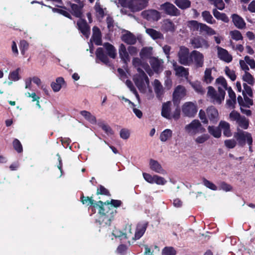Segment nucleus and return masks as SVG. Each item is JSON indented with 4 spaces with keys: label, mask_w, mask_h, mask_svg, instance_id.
<instances>
[{
    "label": "nucleus",
    "mask_w": 255,
    "mask_h": 255,
    "mask_svg": "<svg viewBox=\"0 0 255 255\" xmlns=\"http://www.w3.org/2000/svg\"><path fill=\"white\" fill-rule=\"evenodd\" d=\"M160 9L170 15L177 16L180 14V11L173 4L169 2L161 4Z\"/></svg>",
    "instance_id": "nucleus-11"
},
{
    "label": "nucleus",
    "mask_w": 255,
    "mask_h": 255,
    "mask_svg": "<svg viewBox=\"0 0 255 255\" xmlns=\"http://www.w3.org/2000/svg\"><path fill=\"white\" fill-rule=\"evenodd\" d=\"M137 71L138 73L134 75L133 81L139 90L143 91L145 89L146 85L149 84V79L141 68H138Z\"/></svg>",
    "instance_id": "nucleus-3"
},
{
    "label": "nucleus",
    "mask_w": 255,
    "mask_h": 255,
    "mask_svg": "<svg viewBox=\"0 0 255 255\" xmlns=\"http://www.w3.org/2000/svg\"><path fill=\"white\" fill-rule=\"evenodd\" d=\"M152 48L151 47H144L140 52V56L142 59L150 57L152 55Z\"/></svg>",
    "instance_id": "nucleus-48"
},
{
    "label": "nucleus",
    "mask_w": 255,
    "mask_h": 255,
    "mask_svg": "<svg viewBox=\"0 0 255 255\" xmlns=\"http://www.w3.org/2000/svg\"><path fill=\"white\" fill-rule=\"evenodd\" d=\"M77 25L79 30H80L84 35L88 38L90 32V27L87 24L86 21L80 18L77 21Z\"/></svg>",
    "instance_id": "nucleus-18"
},
{
    "label": "nucleus",
    "mask_w": 255,
    "mask_h": 255,
    "mask_svg": "<svg viewBox=\"0 0 255 255\" xmlns=\"http://www.w3.org/2000/svg\"><path fill=\"white\" fill-rule=\"evenodd\" d=\"M100 126L108 135H111L114 134V131L109 126L102 123L100 125Z\"/></svg>",
    "instance_id": "nucleus-60"
},
{
    "label": "nucleus",
    "mask_w": 255,
    "mask_h": 255,
    "mask_svg": "<svg viewBox=\"0 0 255 255\" xmlns=\"http://www.w3.org/2000/svg\"><path fill=\"white\" fill-rule=\"evenodd\" d=\"M216 83L225 91L229 88L226 80L223 77L221 76L218 78L216 80Z\"/></svg>",
    "instance_id": "nucleus-49"
},
{
    "label": "nucleus",
    "mask_w": 255,
    "mask_h": 255,
    "mask_svg": "<svg viewBox=\"0 0 255 255\" xmlns=\"http://www.w3.org/2000/svg\"><path fill=\"white\" fill-rule=\"evenodd\" d=\"M230 119L232 121H236V123L241 128L247 129L249 125V120L245 117L241 116L238 112L233 111L229 115Z\"/></svg>",
    "instance_id": "nucleus-6"
},
{
    "label": "nucleus",
    "mask_w": 255,
    "mask_h": 255,
    "mask_svg": "<svg viewBox=\"0 0 255 255\" xmlns=\"http://www.w3.org/2000/svg\"><path fill=\"white\" fill-rule=\"evenodd\" d=\"M113 235L116 238H121V239H127L128 236H129L128 234H124V233L117 229L113 231Z\"/></svg>",
    "instance_id": "nucleus-59"
},
{
    "label": "nucleus",
    "mask_w": 255,
    "mask_h": 255,
    "mask_svg": "<svg viewBox=\"0 0 255 255\" xmlns=\"http://www.w3.org/2000/svg\"><path fill=\"white\" fill-rule=\"evenodd\" d=\"M67 4L71 7L70 12L73 15L80 18L82 17L84 4H77L69 1Z\"/></svg>",
    "instance_id": "nucleus-12"
},
{
    "label": "nucleus",
    "mask_w": 255,
    "mask_h": 255,
    "mask_svg": "<svg viewBox=\"0 0 255 255\" xmlns=\"http://www.w3.org/2000/svg\"><path fill=\"white\" fill-rule=\"evenodd\" d=\"M80 114L85 118V119L91 124H95L96 123V117L92 115L89 112L87 111H82L80 112Z\"/></svg>",
    "instance_id": "nucleus-44"
},
{
    "label": "nucleus",
    "mask_w": 255,
    "mask_h": 255,
    "mask_svg": "<svg viewBox=\"0 0 255 255\" xmlns=\"http://www.w3.org/2000/svg\"><path fill=\"white\" fill-rule=\"evenodd\" d=\"M176 251L171 247H165L162 251V255H176Z\"/></svg>",
    "instance_id": "nucleus-56"
},
{
    "label": "nucleus",
    "mask_w": 255,
    "mask_h": 255,
    "mask_svg": "<svg viewBox=\"0 0 255 255\" xmlns=\"http://www.w3.org/2000/svg\"><path fill=\"white\" fill-rule=\"evenodd\" d=\"M153 87L157 98L159 100H161L164 93V90L162 84L159 80L157 79L154 80Z\"/></svg>",
    "instance_id": "nucleus-24"
},
{
    "label": "nucleus",
    "mask_w": 255,
    "mask_h": 255,
    "mask_svg": "<svg viewBox=\"0 0 255 255\" xmlns=\"http://www.w3.org/2000/svg\"><path fill=\"white\" fill-rule=\"evenodd\" d=\"M219 128L223 131V134L226 137L232 136V132L230 129V125L228 122L221 121L219 123Z\"/></svg>",
    "instance_id": "nucleus-27"
},
{
    "label": "nucleus",
    "mask_w": 255,
    "mask_h": 255,
    "mask_svg": "<svg viewBox=\"0 0 255 255\" xmlns=\"http://www.w3.org/2000/svg\"><path fill=\"white\" fill-rule=\"evenodd\" d=\"M244 59L247 64L250 66L251 69L255 68V61L254 59L248 56H246L244 58Z\"/></svg>",
    "instance_id": "nucleus-64"
},
{
    "label": "nucleus",
    "mask_w": 255,
    "mask_h": 255,
    "mask_svg": "<svg viewBox=\"0 0 255 255\" xmlns=\"http://www.w3.org/2000/svg\"><path fill=\"white\" fill-rule=\"evenodd\" d=\"M132 64L137 69L138 68H140V66H141L149 74L148 71L150 68L148 65L146 63H141V60L138 58H134L132 60Z\"/></svg>",
    "instance_id": "nucleus-37"
},
{
    "label": "nucleus",
    "mask_w": 255,
    "mask_h": 255,
    "mask_svg": "<svg viewBox=\"0 0 255 255\" xmlns=\"http://www.w3.org/2000/svg\"><path fill=\"white\" fill-rule=\"evenodd\" d=\"M210 138V136L208 134H203L198 136L195 138V141L196 143L202 144L208 140Z\"/></svg>",
    "instance_id": "nucleus-54"
},
{
    "label": "nucleus",
    "mask_w": 255,
    "mask_h": 255,
    "mask_svg": "<svg viewBox=\"0 0 255 255\" xmlns=\"http://www.w3.org/2000/svg\"><path fill=\"white\" fill-rule=\"evenodd\" d=\"M81 201L83 204H87L88 205H91L93 207H99L104 205V203L102 201H99L98 202H95L92 198H89V197H83L82 198Z\"/></svg>",
    "instance_id": "nucleus-32"
},
{
    "label": "nucleus",
    "mask_w": 255,
    "mask_h": 255,
    "mask_svg": "<svg viewBox=\"0 0 255 255\" xmlns=\"http://www.w3.org/2000/svg\"><path fill=\"white\" fill-rule=\"evenodd\" d=\"M213 14L216 18L221 20L225 22H228L229 20L225 13L219 12L216 8L213 9Z\"/></svg>",
    "instance_id": "nucleus-43"
},
{
    "label": "nucleus",
    "mask_w": 255,
    "mask_h": 255,
    "mask_svg": "<svg viewBox=\"0 0 255 255\" xmlns=\"http://www.w3.org/2000/svg\"><path fill=\"white\" fill-rule=\"evenodd\" d=\"M122 39L128 44H134L136 42L135 36L128 31H126L125 33L122 35Z\"/></svg>",
    "instance_id": "nucleus-23"
},
{
    "label": "nucleus",
    "mask_w": 255,
    "mask_h": 255,
    "mask_svg": "<svg viewBox=\"0 0 255 255\" xmlns=\"http://www.w3.org/2000/svg\"><path fill=\"white\" fill-rule=\"evenodd\" d=\"M193 89L199 94H203L205 93V90L202 87L201 84L198 82H194L190 83Z\"/></svg>",
    "instance_id": "nucleus-52"
},
{
    "label": "nucleus",
    "mask_w": 255,
    "mask_h": 255,
    "mask_svg": "<svg viewBox=\"0 0 255 255\" xmlns=\"http://www.w3.org/2000/svg\"><path fill=\"white\" fill-rule=\"evenodd\" d=\"M207 96L214 104H220L224 101L226 92L221 87H218V92L212 86L208 87Z\"/></svg>",
    "instance_id": "nucleus-2"
},
{
    "label": "nucleus",
    "mask_w": 255,
    "mask_h": 255,
    "mask_svg": "<svg viewBox=\"0 0 255 255\" xmlns=\"http://www.w3.org/2000/svg\"><path fill=\"white\" fill-rule=\"evenodd\" d=\"M207 116L211 121L217 122L218 117V112L217 109L213 106L207 109Z\"/></svg>",
    "instance_id": "nucleus-30"
},
{
    "label": "nucleus",
    "mask_w": 255,
    "mask_h": 255,
    "mask_svg": "<svg viewBox=\"0 0 255 255\" xmlns=\"http://www.w3.org/2000/svg\"><path fill=\"white\" fill-rule=\"evenodd\" d=\"M208 130L209 133L215 138H219L221 136V130L219 126L218 127L209 126Z\"/></svg>",
    "instance_id": "nucleus-40"
},
{
    "label": "nucleus",
    "mask_w": 255,
    "mask_h": 255,
    "mask_svg": "<svg viewBox=\"0 0 255 255\" xmlns=\"http://www.w3.org/2000/svg\"><path fill=\"white\" fill-rule=\"evenodd\" d=\"M64 84V80L62 77H58L56 79L55 82H53L51 84V87L55 92H57L60 90L62 86Z\"/></svg>",
    "instance_id": "nucleus-34"
},
{
    "label": "nucleus",
    "mask_w": 255,
    "mask_h": 255,
    "mask_svg": "<svg viewBox=\"0 0 255 255\" xmlns=\"http://www.w3.org/2000/svg\"><path fill=\"white\" fill-rule=\"evenodd\" d=\"M109 57L112 58H115L117 55L116 49L113 45L109 43H105L103 45Z\"/></svg>",
    "instance_id": "nucleus-33"
},
{
    "label": "nucleus",
    "mask_w": 255,
    "mask_h": 255,
    "mask_svg": "<svg viewBox=\"0 0 255 255\" xmlns=\"http://www.w3.org/2000/svg\"><path fill=\"white\" fill-rule=\"evenodd\" d=\"M146 32L153 39H163V34L159 31H158L152 28H146Z\"/></svg>",
    "instance_id": "nucleus-36"
},
{
    "label": "nucleus",
    "mask_w": 255,
    "mask_h": 255,
    "mask_svg": "<svg viewBox=\"0 0 255 255\" xmlns=\"http://www.w3.org/2000/svg\"><path fill=\"white\" fill-rule=\"evenodd\" d=\"M183 114L188 117H193L197 112V107L196 104L191 102H186L182 107Z\"/></svg>",
    "instance_id": "nucleus-7"
},
{
    "label": "nucleus",
    "mask_w": 255,
    "mask_h": 255,
    "mask_svg": "<svg viewBox=\"0 0 255 255\" xmlns=\"http://www.w3.org/2000/svg\"><path fill=\"white\" fill-rule=\"evenodd\" d=\"M20 69L17 68L15 70L10 72L8 75V79L10 81L8 82V84L10 85L12 84V82L17 81L20 79V76L19 75V71Z\"/></svg>",
    "instance_id": "nucleus-35"
},
{
    "label": "nucleus",
    "mask_w": 255,
    "mask_h": 255,
    "mask_svg": "<svg viewBox=\"0 0 255 255\" xmlns=\"http://www.w3.org/2000/svg\"><path fill=\"white\" fill-rule=\"evenodd\" d=\"M52 10L53 12L59 13L71 19L72 18L70 13L64 9L53 8Z\"/></svg>",
    "instance_id": "nucleus-62"
},
{
    "label": "nucleus",
    "mask_w": 255,
    "mask_h": 255,
    "mask_svg": "<svg viewBox=\"0 0 255 255\" xmlns=\"http://www.w3.org/2000/svg\"><path fill=\"white\" fill-rule=\"evenodd\" d=\"M202 23L198 22L196 20H190L187 22V26L192 31H197L199 30L201 31V26Z\"/></svg>",
    "instance_id": "nucleus-39"
},
{
    "label": "nucleus",
    "mask_w": 255,
    "mask_h": 255,
    "mask_svg": "<svg viewBox=\"0 0 255 255\" xmlns=\"http://www.w3.org/2000/svg\"><path fill=\"white\" fill-rule=\"evenodd\" d=\"M121 5L128 8L132 12L142 10L147 6L148 0H119Z\"/></svg>",
    "instance_id": "nucleus-1"
},
{
    "label": "nucleus",
    "mask_w": 255,
    "mask_h": 255,
    "mask_svg": "<svg viewBox=\"0 0 255 255\" xmlns=\"http://www.w3.org/2000/svg\"><path fill=\"white\" fill-rule=\"evenodd\" d=\"M243 80L249 84H253L254 82V77L248 71L245 72V74L243 76Z\"/></svg>",
    "instance_id": "nucleus-58"
},
{
    "label": "nucleus",
    "mask_w": 255,
    "mask_h": 255,
    "mask_svg": "<svg viewBox=\"0 0 255 255\" xmlns=\"http://www.w3.org/2000/svg\"><path fill=\"white\" fill-rule=\"evenodd\" d=\"M175 4L180 8L184 9L189 7L191 2L189 0H175Z\"/></svg>",
    "instance_id": "nucleus-45"
},
{
    "label": "nucleus",
    "mask_w": 255,
    "mask_h": 255,
    "mask_svg": "<svg viewBox=\"0 0 255 255\" xmlns=\"http://www.w3.org/2000/svg\"><path fill=\"white\" fill-rule=\"evenodd\" d=\"M202 181L203 184L207 188L213 191H216L218 190L217 186L215 184H214L213 183L210 181L209 180L206 179V178H203Z\"/></svg>",
    "instance_id": "nucleus-51"
},
{
    "label": "nucleus",
    "mask_w": 255,
    "mask_h": 255,
    "mask_svg": "<svg viewBox=\"0 0 255 255\" xmlns=\"http://www.w3.org/2000/svg\"><path fill=\"white\" fill-rule=\"evenodd\" d=\"M234 136L239 142H245L246 140L250 145L252 144L253 139L251 134L239 128H237V132H235Z\"/></svg>",
    "instance_id": "nucleus-8"
},
{
    "label": "nucleus",
    "mask_w": 255,
    "mask_h": 255,
    "mask_svg": "<svg viewBox=\"0 0 255 255\" xmlns=\"http://www.w3.org/2000/svg\"><path fill=\"white\" fill-rule=\"evenodd\" d=\"M186 95L185 88L181 86H177L174 90L173 94L174 102H178Z\"/></svg>",
    "instance_id": "nucleus-15"
},
{
    "label": "nucleus",
    "mask_w": 255,
    "mask_h": 255,
    "mask_svg": "<svg viewBox=\"0 0 255 255\" xmlns=\"http://www.w3.org/2000/svg\"><path fill=\"white\" fill-rule=\"evenodd\" d=\"M141 16L144 19L150 21H157L160 18V13L155 9H148L141 12Z\"/></svg>",
    "instance_id": "nucleus-9"
},
{
    "label": "nucleus",
    "mask_w": 255,
    "mask_h": 255,
    "mask_svg": "<svg viewBox=\"0 0 255 255\" xmlns=\"http://www.w3.org/2000/svg\"><path fill=\"white\" fill-rule=\"evenodd\" d=\"M178 57L179 63L182 65L187 66L192 63L191 53H189V49L185 46L180 47Z\"/></svg>",
    "instance_id": "nucleus-5"
},
{
    "label": "nucleus",
    "mask_w": 255,
    "mask_h": 255,
    "mask_svg": "<svg viewBox=\"0 0 255 255\" xmlns=\"http://www.w3.org/2000/svg\"><path fill=\"white\" fill-rule=\"evenodd\" d=\"M99 207L100 208L99 211L100 214L99 222L100 223V224H105L108 226L110 225L113 218L112 213H109L108 211L105 213L104 212L105 209L104 205Z\"/></svg>",
    "instance_id": "nucleus-10"
},
{
    "label": "nucleus",
    "mask_w": 255,
    "mask_h": 255,
    "mask_svg": "<svg viewBox=\"0 0 255 255\" xmlns=\"http://www.w3.org/2000/svg\"><path fill=\"white\" fill-rule=\"evenodd\" d=\"M13 146L15 150L20 153L22 151V146L20 141L17 139H15L13 141Z\"/></svg>",
    "instance_id": "nucleus-63"
},
{
    "label": "nucleus",
    "mask_w": 255,
    "mask_h": 255,
    "mask_svg": "<svg viewBox=\"0 0 255 255\" xmlns=\"http://www.w3.org/2000/svg\"><path fill=\"white\" fill-rule=\"evenodd\" d=\"M225 72L226 75L232 81H234L236 79L235 72L231 70L229 67H226L225 69Z\"/></svg>",
    "instance_id": "nucleus-57"
},
{
    "label": "nucleus",
    "mask_w": 255,
    "mask_h": 255,
    "mask_svg": "<svg viewBox=\"0 0 255 255\" xmlns=\"http://www.w3.org/2000/svg\"><path fill=\"white\" fill-rule=\"evenodd\" d=\"M230 35L231 38L236 41L242 40L243 38L241 32L237 30L231 31L230 32Z\"/></svg>",
    "instance_id": "nucleus-53"
},
{
    "label": "nucleus",
    "mask_w": 255,
    "mask_h": 255,
    "mask_svg": "<svg viewBox=\"0 0 255 255\" xmlns=\"http://www.w3.org/2000/svg\"><path fill=\"white\" fill-rule=\"evenodd\" d=\"M93 35H92V39L95 42V43L97 45H100L101 44V31L99 28L96 26H94L93 28Z\"/></svg>",
    "instance_id": "nucleus-31"
},
{
    "label": "nucleus",
    "mask_w": 255,
    "mask_h": 255,
    "mask_svg": "<svg viewBox=\"0 0 255 255\" xmlns=\"http://www.w3.org/2000/svg\"><path fill=\"white\" fill-rule=\"evenodd\" d=\"M96 55L97 57L96 62L98 63V60L101 61L105 64L109 63L108 56L105 54L104 49L102 47L98 48L96 51Z\"/></svg>",
    "instance_id": "nucleus-22"
},
{
    "label": "nucleus",
    "mask_w": 255,
    "mask_h": 255,
    "mask_svg": "<svg viewBox=\"0 0 255 255\" xmlns=\"http://www.w3.org/2000/svg\"><path fill=\"white\" fill-rule=\"evenodd\" d=\"M191 57L192 62H194L198 67H202L204 64V56L200 52L193 50L191 53Z\"/></svg>",
    "instance_id": "nucleus-14"
},
{
    "label": "nucleus",
    "mask_w": 255,
    "mask_h": 255,
    "mask_svg": "<svg viewBox=\"0 0 255 255\" xmlns=\"http://www.w3.org/2000/svg\"><path fill=\"white\" fill-rule=\"evenodd\" d=\"M149 63L155 72H158L162 70V60L155 57H151L150 58Z\"/></svg>",
    "instance_id": "nucleus-21"
},
{
    "label": "nucleus",
    "mask_w": 255,
    "mask_h": 255,
    "mask_svg": "<svg viewBox=\"0 0 255 255\" xmlns=\"http://www.w3.org/2000/svg\"><path fill=\"white\" fill-rule=\"evenodd\" d=\"M172 131L170 129H165L160 133L159 138L162 142H165L172 136Z\"/></svg>",
    "instance_id": "nucleus-41"
},
{
    "label": "nucleus",
    "mask_w": 255,
    "mask_h": 255,
    "mask_svg": "<svg viewBox=\"0 0 255 255\" xmlns=\"http://www.w3.org/2000/svg\"><path fill=\"white\" fill-rule=\"evenodd\" d=\"M219 190H222L225 192L231 191L232 190V187L231 185L227 184L225 182H222L219 185Z\"/></svg>",
    "instance_id": "nucleus-61"
},
{
    "label": "nucleus",
    "mask_w": 255,
    "mask_h": 255,
    "mask_svg": "<svg viewBox=\"0 0 255 255\" xmlns=\"http://www.w3.org/2000/svg\"><path fill=\"white\" fill-rule=\"evenodd\" d=\"M202 16L203 20L209 24H214L216 20L213 18L212 15L209 11L205 10L202 12Z\"/></svg>",
    "instance_id": "nucleus-42"
},
{
    "label": "nucleus",
    "mask_w": 255,
    "mask_h": 255,
    "mask_svg": "<svg viewBox=\"0 0 255 255\" xmlns=\"http://www.w3.org/2000/svg\"><path fill=\"white\" fill-rule=\"evenodd\" d=\"M176 28L174 23L169 19H164L162 22L161 29L165 32H173Z\"/></svg>",
    "instance_id": "nucleus-17"
},
{
    "label": "nucleus",
    "mask_w": 255,
    "mask_h": 255,
    "mask_svg": "<svg viewBox=\"0 0 255 255\" xmlns=\"http://www.w3.org/2000/svg\"><path fill=\"white\" fill-rule=\"evenodd\" d=\"M153 184L155 183L158 185H164L167 181L162 177L157 175H154Z\"/></svg>",
    "instance_id": "nucleus-55"
},
{
    "label": "nucleus",
    "mask_w": 255,
    "mask_h": 255,
    "mask_svg": "<svg viewBox=\"0 0 255 255\" xmlns=\"http://www.w3.org/2000/svg\"><path fill=\"white\" fill-rule=\"evenodd\" d=\"M94 9L96 11L97 17L99 19L102 18L105 15V11L104 9L100 4L99 0H97L96 4L94 6Z\"/></svg>",
    "instance_id": "nucleus-38"
},
{
    "label": "nucleus",
    "mask_w": 255,
    "mask_h": 255,
    "mask_svg": "<svg viewBox=\"0 0 255 255\" xmlns=\"http://www.w3.org/2000/svg\"><path fill=\"white\" fill-rule=\"evenodd\" d=\"M190 43L194 48H208L209 46L208 41L201 36H197L191 39Z\"/></svg>",
    "instance_id": "nucleus-13"
},
{
    "label": "nucleus",
    "mask_w": 255,
    "mask_h": 255,
    "mask_svg": "<svg viewBox=\"0 0 255 255\" xmlns=\"http://www.w3.org/2000/svg\"><path fill=\"white\" fill-rule=\"evenodd\" d=\"M119 53L121 59L124 63H127L129 61L128 53L127 51L126 47L124 44H121L119 49Z\"/></svg>",
    "instance_id": "nucleus-29"
},
{
    "label": "nucleus",
    "mask_w": 255,
    "mask_h": 255,
    "mask_svg": "<svg viewBox=\"0 0 255 255\" xmlns=\"http://www.w3.org/2000/svg\"><path fill=\"white\" fill-rule=\"evenodd\" d=\"M232 20L234 25L239 29H243L246 27V22L243 18L237 14L232 15Z\"/></svg>",
    "instance_id": "nucleus-25"
},
{
    "label": "nucleus",
    "mask_w": 255,
    "mask_h": 255,
    "mask_svg": "<svg viewBox=\"0 0 255 255\" xmlns=\"http://www.w3.org/2000/svg\"><path fill=\"white\" fill-rule=\"evenodd\" d=\"M149 167L154 172L161 174H166V171L162 168L161 164L156 160L151 159L149 161Z\"/></svg>",
    "instance_id": "nucleus-16"
},
{
    "label": "nucleus",
    "mask_w": 255,
    "mask_h": 255,
    "mask_svg": "<svg viewBox=\"0 0 255 255\" xmlns=\"http://www.w3.org/2000/svg\"><path fill=\"white\" fill-rule=\"evenodd\" d=\"M212 70L211 68H207L204 72L203 80L207 84L211 83L214 80V78L212 76Z\"/></svg>",
    "instance_id": "nucleus-46"
},
{
    "label": "nucleus",
    "mask_w": 255,
    "mask_h": 255,
    "mask_svg": "<svg viewBox=\"0 0 255 255\" xmlns=\"http://www.w3.org/2000/svg\"><path fill=\"white\" fill-rule=\"evenodd\" d=\"M171 103L170 102H168L166 103H164L162 105V111H161V115L163 117L167 119L171 120V114L170 113L171 111Z\"/></svg>",
    "instance_id": "nucleus-28"
},
{
    "label": "nucleus",
    "mask_w": 255,
    "mask_h": 255,
    "mask_svg": "<svg viewBox=\"0 0 255 255\" xmlns=\"http://www.w3.org/2000/svg\"><path fill=\"white\" fill-rule=\"evenodd\" d=\"M218 57L222 60L227 63L230 62L232 60V56L230 55L227 50L219 46H217Z\"/></svg>",
    "instance_id": "nucleus-19"
},
{
    "label": "nucleus",
    "mask_w": 255,
    "mask_h": 255,
    "mask_svg": "<svg viewBox=\"0 0 255 255\" xmlns=\"http://www.w3.org/2000/svg\"><path fill=\"white\" fill-rule=\"evenodd\" d=\"M173 67L177 76L187 78L189 74L187 69L185 68L183 66L177 65L176 63L173 64Z\"/></svg>",
    "instance_id": "nucleus-26"
},
{
    "label": "nucleus",
    "mask_w": 255,
    "mask_h": 255,
    "mask_svg": "<svg viewBox=\"0 0 255 255\" xmlns=\"http://www.w3.org/2000/svg\"><path fill=\"white\" fill-rule=\"evenodd\" d=\"M106 23L107 27L109 31H113L115 27L117 26L116 23L115 22L113 18L110 16H108L106 18Z\"/></svg>",
    "instance_id": "nucleus-50"
},
{
    "label": "nucleus",
    "mask_w": 255,
    "mask_h": 255,
    "mask_svg": "<svg viewBox=\"0 0 255 255\" xmlns=\"http://www.w3.org/2000/svg\"><path fill=\"white\" fill-rule=\"evenodd\" d=\"M200 32H204L206 34L210 36L215 35L216 34V32L213 28L204 23L201 24Z\"/></svg>",
    "instance_id": "nucleus-47"
},
{
    "label": "nucleus",
    "mask_w": 255,
    "mask_h": 255,
    "mask_svg": "<svg viewBox=\"0 0 255 255\" xmlns=\"http://www.w3.org/2000/svg\"><path fill=\"white\" fill-rule=\"evenodd\" d=\"M186 131L191 135H194L198 133L205 132V129L200 122L197 120L192 121L185 127Z\"/></svg>",
    "instance_id": "nucleus-4"
},
{
    "label": "nucleus",
    "mask_w": 255,
    "mask_h": 255,
    "mask_svg": "<svg viewBox=\"0 0 255 255\" xmlns=\"http://www.w3.org/2000/svg\"><path fill=\"white\" fill-rule=\"evenodd\" d=\"M147 227V223L146 222L140 223L137 224L135 230L133 239L136 240L139 239L145 233Z\"/></svg>",
    "instance_id": "nucleus-20"
}]
</instances>
